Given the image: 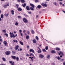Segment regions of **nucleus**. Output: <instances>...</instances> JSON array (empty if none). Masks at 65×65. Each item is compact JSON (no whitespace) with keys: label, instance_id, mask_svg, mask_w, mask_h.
I'll list each match as a JSON object with an SVG mask.
<instances>
[{"label":"nucleus","instance_id":"obj_1","mask_svg":"<svg viewBox=\"0 0 65 65\" xmlns=\"http://www.w3.org/2000/svg\"><path fill=\"white\" fill-rule=\"evenodd\" d=\"M10 36L11 38H15V36L14 34H13V32H10Z\"/></svg>","mask_w":65,"mask_h":65},{"label":"nucleus","instance_id":"obj_2","mask_svg":"<svg viewBox=\"0 0 65 65\" xmlns=\"http://www.w3.org/2000/svg\"><path fill=\"white\" fill-rule=\"evenodd\" d=\"M23 21H24V23H27L28 22V21L26 18H24L23 19Z\"/></svg>","mask_w":65,"mask_h":65},{"label":"nucleus","instance_id":"obj_3","mask_svg":"<svg viewBox=\"0 0 65 65\" xmlns=\"http://www.w3.org/2000/svg\"><path fill=\"white\" fill-rule=\"evenodd\" d=\"M41 4L43 7H47V5L46 4H44L42 3Z\"/></svg>","mask_w":65,"mask_h":65},{"label":"nucleus","instance_id":"obj_4","mask_svg":"<svg viewBox=\"0 0 65 65\" xmlns=\"http://www.w3.org/2000/svg\"><path fill=\"white\" fill-rule=\"evenodd\" d=\"M5 54L6 55H8L10 54V52L9 51H8L5 52Z\"/></svg>","mask_w":65,"mask_h":65},{"label":"nucleus","instance_id":"obj_5","mask_svg":"<svg viewBox=\"0 0 65 65\" xmlns=\"http://www.w3.org/2000/svg\"><path fill=\"white\" fill-rule=\"evenodd\" d=\"M43 57H44V55H43L42 54H40L39 55V57L40 58H41V59L42 58H43Z\"/></svg>","mask_w":65,"mask_h":65},{"label":"nucleus","instance_id":"obj_6","mask_svg":"<svg viewBox=\"0 0 65 65\" xmlns=\"http://www.w3.org/2000/svg\"><path fill=\"white\" fill-rule=\"evenodd\" d=\"M16 47H15V49L16 51H17L18 49H19V46L18 45H16L15 46Z\"/></svg>","mask_w":65,"mask_h":65},{"label":"nucleus","instance_id":"obj_7","mask_svg":"<svg viewBox=\"0 0 65 65\" xmlns=\"http://www.w3.org/2000/svg\"><path fill=\"white\" fill-rule=\"evenodd\" d=\"M9 4H8L7 5H4L3 6L4 8H6V7H7V6H9Z\"/></svg>","mask_w":65,"mask_h":65},{"label":"nucleus","instance_id":"obj_8","mask_svg":"<svg viewBox=\"0 0 65 65\" xmlns=\"http://www.w3.org/2000/svg\"><path fill=\"white\" fill-rule=\"evenodd\" d=\"M17 10L18 11H21L22 10V9L21 7H19L18 9Z\"/></svg>","mask_w":65,"mask_h":65},{"label":"nucleus","instance_id":"obj_9","mask_svg":"<svg viewBox=\"0 0 65 65\" xmlns=\"http://www.w3.org/2000/svg\"><path fill=\"white\" fill-rule=\"evenodd\" d=\"M29 52H32V53H34V50L32 49H30L29 50Z\"/></svg>","mask_w":65,"mask_h":65},{"label":"nucleus","instance_id":"obj_10","mask_svg":"<svg viewBox=\"0 0 65 65\" xmlns=\"http://www.w3.org/2000/svg\"><path fill=\"white\" fill-rule=\"evenodd\" d=\"M3 43L5 45V46H6L7 45V42L5 41H4L3 42Z\"/></svg>","mask_w":65,"mask_h":65},{"label":"nucleus","instance_id":"obj_11","mask_svg":"<svg viewBox=\"0 0 65 65\" xmlns=\"http://www.w3.org/2000/svg\"><path fill=\"white\" fill-rule=\"evenodd\" d=\"M30 5L31 6V7H33V8H35V6H34V5L33 4H30Z\"/></svg>","mask_w":65,"mask_h":65},{"label":"nucleus","instance_id":"obj_12","mask_svg":"<svg viewBox=\"0 0 65 65\" xmlns=\"http://www.w3.org/2000/svg\"><path fill=\"white\" fill-rule=\"evenodd\" d=\"M11 57L13 59H14V60H15L16 59V57L15 56H11Z\"/></svg>","mask_w":65,"mask_h":65},{"label":"nucleus","instance_id":"obj_13","mask_svg":"<svg viewBox=\"0 0 65 65\" xmlns=\"http://www.w3.org/2000/svg\"><path fill=\"white\" fill-rule=\"evenodd\" d=\"M51 53L52 54H55V53H56V52L54 50H53L51 51Z\"/></svg>","mask_w":65,"mask_h":65},{"label":"nucleus","instance_id":"obj_14","mask_svg":"<svg viewBox=\"0 0 65 65\" xmlns=\"http://www.w3.org/2000/svg\"><path fill=\"white\" fill-rule=\"evenodd\" d=\"M20 43L21 45H24V43H23V42H22L21 41H20Z\"/></svg>","mask_w":65,"mask_h":65},{"label":"nucleus","instance_id":"obj_15","mask_svg":"<svg viewBox=\"0 0 65 65\" xmlns=\"http://www.w3.org/2000/svg\"><path fill=\"white\" fill-rule=\"evenodd\" d=\"M26 9L27 10H30V8H29V7L28 6H26Z\"/></svg>","mask_w":65,"mask_h":65},{"label":"nucleus","instance_id":"obj_16","mask_svg":"<svg viewBox=\"0 0 65 65\" xmlns=\"http://www.w3.org/2000/svg\"><path fill=\"white\" fill-rule=\"evenodd\" d=\"M29 59H31V61L32 62V61H33V59H34V57H29Z\"/></svg>","mask_w":65,"mask_h":65},{"label":"nucleus","instance_id":"obj_17","mask_svg":"<svg viewBox=\"0 0 65 65\" xmlns=\"http://www.w3.org/2000/svg\"><path fill=\"white\" fill-rule=\"evenodd\" d=\"M26 39L27 40H28L29 39V36L27 35L26 36Z\"/></svg>","mask_w":65,"mask_h":65},{"label":"nucleus","instance_id":"obj_18","mask_svg":"<svg viewBox=\"0 0 65 65\" xmlns=\"http://www.w3.org/2000/svg\"><path fill=\"white\" fill-rule=\"evenodd\" d=\"M33 43H36V40L35 39H34L33 40Z\"/></svg>","mask_w":65,"mask_h":65},{"label":"nucleus","instance_id":"obj_19","mask_svg":"<svg viewBox=\"0 0 65 65\" xmlns=\"http://www.w3.org/2000/svg\"><path fill=\"white\" fill-rule=\"evenodd\" d=\"M37 52H38V53H41V49L39 50Z\"/></svg>","mask_w":65,"mask_h":65},{"label":"nucleus","instance_id":"obj_20","mask_svg":"<svg viewBox=\"0 0 65 65\" xmlns=\"http://www.w3.org/2000/svg\"><path fill=\"white\" fill-rule=\"evenodd\" d=\"M22 6H23V7H24L25 6H26V4L24 3V4H22Z\"/></svg>","mask_w":65,"mask_h":65},{"label":"nucleus","instance_id":"obj_21","mask_svg":"<svg viewBox=\"0 0 65 65\" xmlns=\"http://www.w3.org/2000/svg\"><path fill=\"white\" fill-rule=\"evenodd\" d=\"M41 7V6L40 5H38L37 6V8H39V9H40Z\"/></svg>","mask_w":65,"mask_h":65},{"label":"nucleus","instance_id":"obj_22","mask_svg":"<svg viewBox=\"0 0 65 65\" xmlns=\"http://www.w3.org/2000/svg\"><path fill=\"white\" fill-rule=\"evenodd\" d=\"M11 14L12 15L14 14V11L13 10H11Z\"/></svg>","mask_w":65,"mask_h":65},{"label":"nucleus","instance_id":"obj_23","mask_svg":"<svg viewBox=\"0 0 65 65\" xmlns=\"http://www.w3.org/2000/svg\"><path fill=\"white\" fill-rule=\"evenodd\" d=\"M15 25V26H18V25H19V23H18V22H16Z\"/></svg>","mask_w":65,"mask_h":65},{"label":"nucleus","instance_id":"obj_24","mask_svg":"<svg viewBox=\"0 0 65 65\" xmlns=\"http://www.w3.org/2000/svg\"><path fill=\"white\" fill-rule=\"evenodd\" d=\"M56 51H60V49L58 47H56Z\"/></svg>","mask_w":65,"mask_h":65},{"label":"nucleus","instance_id":"obj_25","mask_svg":"<svg viewBox=\"0 0 65 65\" xmlns=\"http://www.w3.org/2000/svg\"><path fill=\"white\" fill-rule=\"evenodd\" d=\"M2 59L3 60V61H6V59H5V58H4V57H3L2 58Z\"/></svg>","mask_w":65,"mask_h":65},{"label":"nucleus","instance_id":"obj_26","mask_svg":"<svg viewBox=\"0 0 65 65\" xmlns=\"http://www.w3.org/2000/svg\"><path fill=\"white\" fill-rule=\"evenodd\" d=\"M34 8H33V7H30V10H34Z\"/></svg>","mask_w":65,"mask_h":65},{"label":"nucleus","instance_id":"obj_27","mask_svg":"<svg viewBox=\"0 0 65 65\" xmlns=\"http://www.w3.org/2000/svg\"><path fill=\"white\" fill-rule=\"evenodd\" d=\"M60 54H62V55H63V52H61L60 51V53L58 54V55H60Z\"/></svg>","mask_w":65,"mask_h":65},{"label":"nucleus","instance_id":"obj_28","mask_svg":"<svg viewBox=\"0 0 65 65\" xmlns=\"http://www.w3.org/2000/svg\"><path fill=\"white\" fill-rule=\"evenodd\" d=\"M32 55V56L33 57H34V54H33V53H30V56H31Z\"/></svg>","mask_w":65,"mask_h":65},{"label":"nucleus","instance_id":"obj_29","mask_svg":"<svg viewBox=\"0 0 65 65\" xmlns=\"http://www.w3.org/2000/svg\"><path fill=\"white\" fill-rule=\"evenodd\" d=\"M1 17L2 19H3V15L2 14L1 15Z\"/></svg>","mask_w":65,"mask_h":65},{"label":"nucleus","instance_id":"obj_30","mask_svg":"<svg viewBox=\"0 0 65 65\" xmlns=\"http://www.w3.org/2000/svg\"><path fill=\"white\" fill-rule=\"evenodd\" d=\"M21 3H24L25 2V1L24 0H21Z\"/></svg>","mask_w":65,"mask_h":65},{"label":"nucleus","instance_id":"obj_31","mask_svg":"<svg viewBox=\"0 0 65 65\" xmlns=\"http://www.w3.org/2000/svg\"><path fill=\"white\" fill-rule=\"evenodd\" d=\"M48 46H46L45 47V49L46 50H48Z\"/></svg>","mask_w":65,"mask_h":65},{"label":"nucleus","instance_id":"obj_32","mask_svg":"<svg viewBox=\"0 0 65 65\" xmlns=\"http://www.w3.org/2000/svg\"><path fill=\"white\" fill-rule=\"evenodd\" d=\"M31 32H32V34H34V30H32L31 31Z\"/></svg>","mask_w":65,"mask_h":65},{"label":"nucleus","instance_id":"obj_33","mask_svg":"<svg viewBox=\"0 0 65 65\" xmlns=\"http://www.w3.org/2000/svg\"><path fill=\"white\" fill-rule=\"evenodd\" d=\"M47 59H49L50 57V55H48L47 56Z\"/></svg>","mask_w":65,"mask_h":65},{"label":"nucleus","instance_id":"obj_34","mask_svg":"<svg viewBox=\"0 0 65 65\" xmlns=\"http://www.w3.org/2000/svg\"><path fill=\"white\" fill-rule=\"evenodd\" d=\"M13 41L14 42H16V43H18V40H15H15H13Z\"/></svg>","mask_w":65,"mask_h":65},{"label":"nucleus","instance_id":"obj_35","mask_svg":"<svg viewBox=\"0 0 65 65\" xmlns=\"http://www.w3.org/2000/svg\"><path fill=\"white\" fill-rule=\"evenodd\" d=\"M2 32H3V33H6V30H2Z\"/></svg>","mask_w":65,"mask_h":65},{"label":"nucleus","instance_id":"obj_36","mask_svg":"<svg viewBox=\"0 0 65 65\" xmlns=\"http://www.w3.org/2000/svg\"><path fill=\"white\" fill-rule=\"evenodd\" d=\"M36 38L37 40H38V39H39L38 38V37L37 36H36Z\"/></svg>","mask_w":65,"mask_h":65},{"label":"nucleus","instance_id":"obj_37","mask_svg":"<svg viewBox=\"0 0 65 65\" xmlns=\"http://www.w3.org/2000/svg\"><path fill=\"white\" fill-rule=\"evenodd\" d=\"M43 52H46V51L44 49H42Z\"/></svg>","mask_w":65,"mask_h":65},{"label":"nucleus","instance_id":"obj_38","mask_svg":"<svg viewBox=\"0 0 65 65\" xmlns=\"http://www.w3.org/2000/svg\"><path fill=\"white\" fill-rule=\"evenodd\" d=\"M5 16L6 17H8V14H5Z\"/></svg>","mask_w":65,"mask_h":65},{"label":"nucleus","instance_id":"obj_39","mask_svg":"<svg viewBox=\"0 0 65 65\" xmlns=\"http://www.w3.org/2000/svg\"><path fill=\"white\" fill-rule=\"evenodd\" d=\"M16 59L17 60V61H19V58L18 57H17L16 58Z\"/></svg>","mask_w":65,"mask_h":65},{"label":"nucleus","instance_id":"obj_40","mask_svg":"<svg viewBox=\"0 0 65 65\" xmlns=\"http://www.w3.org/2000/svg\"><path fill=\"white\" fill-rule=\"evenodd\" d=\"M57 59L58 60H60V59H61V58H60L59 56H58L57 57Z\"/></svg>","mask_w":65,"mask_h":65},{"label":"nucleus","instance_id":"obj_41","mask_svg":"<svg viewBox=\"0 0 65 65\" xmlns=\"http://www.w3.org/2000/svg\"><path fill=\"white\" fill-rule=\"evenodd\" d=\"M24 15L26 17H28V15L26 14H24Z\"/></svg>","mask_w":65,"mask_h":65},{"label":"nucleus","instance_id":"obj_42","mask_svg":"<svg viewBox=\"0 0 65 65\" xmlns=\"http://www.w3.org/2000/svg\"><path fill=\"white\" fill-rule=\"evenodd\" d=\"M26 56L27 57H28V56H30V55H29V54H28V53H27L26 54Z\"/></svg>","mask_w":65,"mask_h":65},{"label":"nucleus","instance_id":"obj_43","mask_svg":"<svg viewBox=\"0 0 65 65\" xmlns=\"http://www.w3.org/2000/svg\"><path fill=\"white\" fill-rule=\"evenodd\" d=\"M18 18H19V19H21V18H22V17H21V16H19L18 17Z\"/></svg>","mask_w":65,"mask_h":65},{"label":"nucleus","instance_id":"obj_44","mask_svg":"<svg viewBox=\"0 0 65 65\" xmlns=\"http://www.w3.org/2000/svg\"><path fill=\"white\" fill-rule=\"evenodd\" d=\"M14 62H13L12 63H11V65H14Z\"/></svg>","mask_w":65,"mask_h":65},{"label":"nucleus","instance_id":"obj_45","mask_svg":"<svg viewBox=\"0 0 65 65\" xmlns=\"http://www.w3.org/2000/svg\"><path fill=\"white\" fill-rule=\"evenodd\" d=\"M5 35L7 37H8V34L7 33H6Z\"/></svg>","mask_w":65,"mask_h":65},{"label":"nucleus","instance_id":"obj_46","mask_svg":"<svg viewBox=\"0 0 65 65\" xmlns=\"http://www.w3.org/2000/svg\"><path fill=\"white\" fill-rule=\"evenodd\" d=\"M19 32H20V33H22V30H19Z\"/></svg>","mask_w":65,"mask_h":65},{"label":"nucleus","instance_id":"obj_47","mask_svg":"<svg viewBox=\"0 0 65 65\" xmlns=\"http://www.w3.org/2000/svg\"><path fill=\"white\" fill-rule=\"evenodd\" d=\"M2 39H0V42H2Z\"/></svg>","mask_w":65,"mask_h":65},{"label":"nucleus","instance_id":"obj_48","mask_svg":"<svg viewBox=\"0 0 65 65\" xmlns=\"http://www.w3.org/2000/svg\"><path fill=\"white\" fill-rule=\"evenodd\" d=\"M28 13H29V14H31V11L28 12Z\"/></svg>","mask_w":65,"mask_h":65},{"label":"nucleus","instance_id":"obj_49","mask_svg":"<svg viewBox=\"0 0 65 65\" xmlns=\"http://www.w3.org/2000/svg\"><path fill=\"white\" fill-rule=\"evenodd\" d=\"M35 2H38V0H36L35 1Z\"/></svg>","mask_w":65,"mask_h":65},{"label":"nucleus","instance_id":"obj_50","mask_svg":"<svg viewBox=\"0 0 65 65\" xmlns=\"http://www.w3.org/2000/svg\"><path fill=\"white\" fill-rule=\"evenodd\" d=\"M27 33L28 34H30V31H28Z\"/></svg>","mask_w":65,"mask_h":65},{"label":"nucleus","instance_id":"obj_51","mask_svg":"<svg viewBox=\"0 0 65 65\" xmlns=\"http://www.w3.org/2000/svg\"><path fill=\"white\" fill-rule=\"evenodd\" d=\"M20 34L21 35V36L23 37V35L22 33H20Z\"/></svg>","mask_w":65,"mask_h":65},{"label":"nucleus","instance_id":"obj_52","mask_svg":"<svg viewBox=\"0 0 65 65\" xmlns=\"http://www.w3.org/2000/svg\"><path fill=\"white\" fill-rule=\"evenodd\" d=\"M12 52L13 54H15V52H14L13 51H12Z\"/></svg>","mask_w":65,"mask_h":65},{"label":"nucleus","instance_id":"obj_53","mask_svg":"<svg viewBox=\"0 0 65 65\" xmlns=\"http://www.w3.org/2000/svg\"><path fill=\"white\" fill-rule=\"evenodd\" d=\"M17 1L18 2H20V1H21V0H18Z\"/></svg>","mask_w":65,"mask_h":65},{"label":"nucleus","instance_id":"obj_54","mask_svg":"<svg viewBox=\"0 0 65 65\" xmlns=\"http://www.w3.org/2000/svg\"><path fill=\"white\" fill-rule=\"evenodd\" d=\"M20 51H22V48H20Z\"/></svg>","mask_w":65,"mask_h":65},{"label":"nucleus","instance_id":"obj_55","mask_svg":"<svg viewBox=\"0 0 65 65\" xmlns=\"http://www.w3.org/2000/svg\"><path fill=\"white\" fill-rule=\"evenodd\" d=\"M12 61H9V63H10V64H11V63H12Z\"/></svg>","mask_w":65,"mask_h":65},{"label":"nucleus","instance_id":"obj_56","mask_svg":"<svg viewBox=\"0 0 65 65\" xmlns=\"http://www.w3.org/2000/svg\"><path fill=\"white\" fill-rule=\"evenodd\" d=\"M60 60L61 61H64V59H61Z\"/></svg>","mask_w":65,"mask_h":65},{"label":"nucleus","instance_id":"obj_57","mask_svg":"<svg viewBox=\"0 0 65 65\" xmlns=\"http://www.w3.org/2000/svg\"><path fill=\"white\" fill-rule=\"evenodd\" d=\"M63 65H65V62H64L63 63Z\"/></svg>","mask_w":65,"mask_h":65},{"label":"nucleus","instance_id":"obj_58","mask_svg":"<svg viewBox=\"0 0 65 65\" xmlns=\"http://www.w3.org/2000/svg\"><path fill=\"white\" fill-rule=\"evenodd\" d=\"M60 5H62V3L61 2H60Z\"/></svg>","mask_w":65,"mask_h":65},{"label":"nucleus","instance_id":"obj_59","mask_svg":"<svg viewBox=\"0 0 65 65\" xmlns=\"http://www.w3.org/2000/svg\"><path fill=\"white\" fill-rule=\"evenodd\" d=\"M2 21V19L1 18V17H0V21Z\"/></svg>","mask_w":65,"mask_h":65},{"label":"nucleus","instance_id":"obj_60","mask_svg":"<svg viewBox=\"0 0 65 65\" xmlns=\"http://www.w3.org/2000/svg\"><path fill=\"white\" fill-rule=\"evenodd\" d=\"M27 48H29V45H27Z\"/></svg>","mask_w":65,"mask_h":65},{"label":"nucleus","instance_id":"obj_61","mask_svg":"<svg viewBox=\"0 0 65 65\" xmlns=\"http://www.w3.org/2000/svg\"><path fill=\"white\" fill-rule=\"evenodd\" d=\"M16 6H19V5H18V4H17L16 5Z\"/></svg>","mask_w":65,"mask_h":65},{"label":"nucleus","instance_id":"obj_62","mask_svg":"<svg viewBox=\"0 0 65 65\" xmlns=\"http://www.w3.org/2000/svg\"><path fill=\"white\" fill-rule=\"evenodd\" d=\"M65 5L64 4H62V6H64Z\"/></svg>","mask_w":65,"mask_h":65},{"label":"nucleus","instance_id":"obj_63","mask_svg":"<svg viewBox=\"0 0 65 65\" xmlns=\"http://www.w3.org/2000/svg\"><path fill=\"white\" fill-rule=\"evenodd\" d=\"M54 5H56V2L54 3Z\"/></svg>","mask_w":65,"mask_h":65},{"label":"nucleus","instance_id":"obj_64","mask_svg":"<svg viewBox=\"0 0 65 65\" xmlns=\"http://www.w3.org/2000/svg\"><path fill=\"white\" fill-rule=\"evenodd\" d=\"M0 65H5V64H1Z\"/></svg>","mask_w":65,"mask_h":65}]
</instances>
